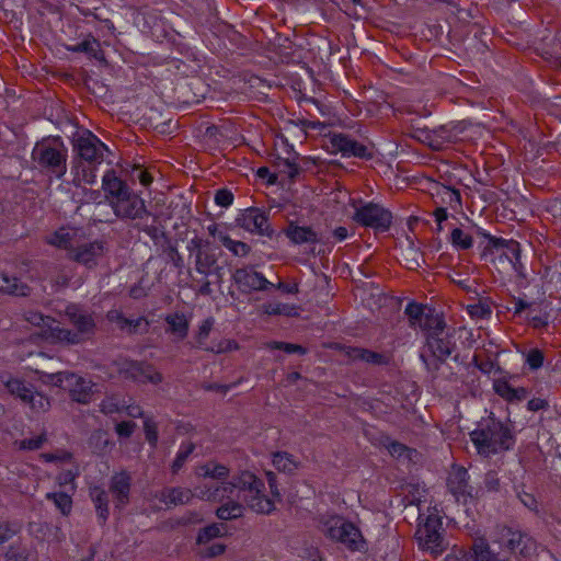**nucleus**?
Returning a JSON list of instances; mask_svg holds the SVG:
<instances>
[{
  "mask_svg": "<svg viewBox=\"0 0 561 561\" xmlns=\"http://www.w3.org/2000/svg\"><path fill=\"white\" fill-rule=\"evenodd\" d=\"M264 483L249 471L241 472L229 482L205 483L196 488L195 495L204 501L224 502L237 496L255 513L270 514L275 510L272 499L263 494Z\"/></svg>",
  "mask_w": 561,
  "mask_h": 561,
  "instance_id": "f257e3e1",
  "label": "nucleus"
},
{
  "mask_svg": "<svg viewBox=\"0 0 561 561\" xmlns=\"http://www.w3.org/2000/svg\"><path fill=\"white\" fill-rule=\"evenodd\" d=\"M72 184L80 187L82 184L93 185L96 182V167L104 161L110 150L89 129H81L73 134L72 139Z\"/></svg>",
  "mask_w": 561,
  "mask_h": 561,
  "instance_id": "f03ea898",
  "label": "nucleus"
},
{
  "mask_svg": "<svg viewBox=\"0 0 561 561\" xmlns=\"http://www.w3.org/2000/svg\"><path fill=\"white\" fill-rule=\"evenodd\" d=\"M425 343L420 358L426 370L436 377L442 364L456 348L455 330L448 328L442 318H432L424 322Z\"/></svg>",
  "mask_w": 561,
  "mask_h": 561,
  "instance_id": "7ed1b4c3",
  "label": "nucleus"
},
{
  "mask_svg": "<svg viewBox=\"0 0 561 561\" xmlns=\"http://www.w3.org/2000/svg\"><path fill=\"white\" fill-rule=\"evenodd\" d=\"M470 438L478 454L484 457L510 450L515 444L511 428L494 417L480 422Z\"/></svg>",
  "mask_w": 561,
  "mask_h": 561,
  "instance_id": "20e7f679",
  "label": "nucleus"
},
{
  "mask_svg": "<svg viewBox=\"0 0 561 561\" xmlns=\"http://www.w3.org/2000/svg\"><path fill=\"white\" fill-rule=\"evenodd\" d=\"M65 317L75 330L50 327V336L57 342L67 345H77L90 340L96 329L94 317L91 312L78 305H68L65 309Z\"/></svg>",
  "mask_w": 561,
  "mask_h": 561,
  "instance_id": "39448f33",
  "label": "nucleus"
},
{
  "mask_svg": "<svg viewBox=\"0 0 561 561\" xmlns=\"http://www.w3.org/2000/svg\"><path fill=\"white\" fill-rule=\"evenodd\" d=\"M32 159L43 173L61 179L67 172L68 149L59 137L43 139L33 148Z\"/></svg>",
  "mask_w": 561,
  "mask_h": 561,
  "instance_id": "423d86ee",
  "label": "nucleus"
},
{
  "mask_svg": "<svg viewBox=\"0 0 561 561\" xmlns=\"http://www.w3.org/2000/svg\"><path fill=\"white\" fill-rule=\"evenodd\" d=\"M323 533L352 551H365L366 541L360 530L340 516H332L323 523Z\"/></svg>",
  "mask_w": 561,
  "mask_h": 561,
  "instance_id": "0eeeda50",
  "label": "nucleus"
},
{
  "mask_svg": "<svg viewBox=\"0 0 561 561\" xmlns=\"http://www.w3.org/2000/svg\"><path fill=\"white\" fill-rule=\"evenodd\" d=\"M415 536L419 546L433 556L442 554L447 549L448 543L442 534V520L436 514L426 516L424 523L419 525Z\"/></svg>",
  "mask_w": 561,
  "mask_h": 561,
  "instance_id": "6e6552de",
  "label": "nucleus"
},
{
  "mask_svg": "<svg viewBox=\"0 0 561 561\" xmlns=\"http://www.w3.org/2000/svg\"><path fill=\"white\" fill-rule=\"evenodd\" d=\"M48 381L59 388L69 391L73 401L87 404L92 399V382L69 371H59L47 375Z\"/></svg>",
  "mask_w": 561,
  "mask_h": 561,
  "instance_id": "1a4fd4ad",
  "label": "nucleus"
},
{
  "mask_svg": "<svg viewBox=\"0 0 561 561\" xmlns=\"http://www.w3.org/2000/svg\"><path fill=\"white\" fill-rule=\"evenodd\" d=\"M187 250L191 256H194L195 270L208 277L216 275L219 279L222 275V267L218 265L216 253L209 248V242L202 238H193L187 243Z\"/></svg>",
  "mask_w": 561,
  "mask_h": 561,
  "instance_id": "9d476101",
  "label": "nucleus"
},
{
  "mask_svg": "<svg viewBox=\"0 0 561 561\" xmlns=\"http://www.w3.org/2000/svg\"><path fill=\"white\" fill-rule=\"evenodd\" d=\"M494 542L500 549L524 558L530 557L537 549L536 541L530 536L510 527H501Z\"/></svg>",
  "mask_w": 561,
  "mask_h": 561,
  "instance_id": "9b49d317",
  "label": "nucleus"
},
{
  "mask_svg": "<svg viewBox=\"0 0 561 561\" xmlns=\"http://www.w3.org/2000/svg\"><path fill=\"white\" fill-rule=\"evenodd\" d=\"M353 219L364 226L373 228L377 231H388L392 224L391 213L379 204L365 203L355 206Z\"/></svg>",
  "mask_w": 561,
  "mask_h": 561,
  "instance_id": "f8f14e48",
  "label": "nucleus"
},
{
  "mask_svg": "<svg viewBox=\"0 0 561 561\" xmlns=\"http://www.w3.org/2000/svg\"><path fill=\"white\" fill-rule=\"evenodd\" d=\"M114 215L122 220L141 219L148 215L145 201L134 191L122 198L110 201Z\"/></svg>",
  "mask_w": 561,
  "mask_h": 561,
  "instance_id": "ddd939ff",
  "label": "nucleus"
},
{
  "mask_svg": "<svg viewBox=\"0 0 561 561\" xmlns=\"http://www.w3.org/2000/svg\"><path fill=\"white\" fill-rule=\"evenodd\" d=\"M236 224L251 233L266 237L273 234V230L268 224V217L260 208L250 207L242 210L236 218Z\"/></svg>",
  "mask_w": 561,
  "mask_h": 561,
  "instance_id": "4468645a",
  "label": "nucleus"
},
{
  "mask_svg": "<svg viewBox=\"0 0 561 561\" xmlns=\"http://www.w3.org/2000/svg\"><path fill=\"white\" fill-rule=\"evenodd\" d=\"M106 252V243L102 240H93L90 242H78L76 249L69 253V259L88 267L93 268L98 265L99 260Z\"/></svg>",
  "mask_w": 561,
  "mask_h": 561,
  "instance_id": "2eb2a0df",
  "label": "nucleus"
},
{
  "mask_svg": "<svg viewBox=\"0 0 561 561\" xmlns=\"http://www.w3.org/2000/svg\"><path fill=\"white\" fill-rule=\"evenodd\" d=\"M119 373L125 378L141 383L150 382L157 385L163 380L162 375L151 365L136 360L123 362L119 366Z\"/></svg>",
  "mask_w": 561,
  "mask_h": 561,
  "instance_id": "dca6fc26",
  "label": "nucleus"
},
{
  "mask_svg": "<svg viewBox=\"0 0 561 561\" xmlns=\"http://www.w3.org/2000/svg\"><path fill=\"white\" fill-rule=\"evenodd\" d=\"M232 278L242 291H266L274 287L273 283L252 267L237 268L232 274Z\"/></svg>",
  "mask_w": 561,
  "mask_h": 561,
  "instance_id": "f3484780",
  "label": "nucleus"
},
{
  "mask_svg": "<svg viewBox=\"0 0 561 561\" xmlns=\"http://www.w3.org/2000/svg\"><path fill=\"white\" fill-rule=\"evenodd\" d=\"M330 145L334 151L343 157L367 159L371 157L368 148L343 133H334L330 136Z\"/></svg>",
  "mask_w": 561,
  "mask_h": 561,
  "instance_id": "a211bd4d",
  "label": "nucleus"
},
{
  "mask_svg": "<svg viewBox=\"0 0 561 561\" xmlns=\"http://www.w3.org/2000/svg\"><path fill=\"white\" fill-rule=\"evenodd\" d=\"M84 237L83 230L76 227H61L46 237V242L53 247L64 249L71 253L78 242Z\"/></svg>",
  "mask_w": 561,
  "mask_h": 561,
  "instance_id": "6ab92c4d",
  "label": "nucleus"
},
{
  "mask_svg": "<svg viewBox=\"0 0 561 561\" xmlns=\"http://www.w3.org/2000/svg\"><path fill=\"white\" fill-rule=\"evenodd\" d=\"M102 188L105 193L107 202L122 198L131 190L125 181L117 176L114 170H107L102 178Z\"/></svg>",
  "mask_w": 561,
  "mask_h": 561,
  "instance_id": "aec40b11",
  "label": "nucleus"
},
{
  "mask_svg": "<svg viewBox=\"0 0 561 561\" xmlns=\"http://www.w3.org/2000/svg\"><path fill=\"white\" fill-rule=\"evenodd\" d=\"M130 481V476L125 471L116 473L112 477L110 491L115 499L116 507H124L128 503Z\"/></svg>",
  "mask_w": 561,
  "mask_h": 561,
  "instance_id": "412c9836",
  "label": "nucleus"
},
{
  "mask_svg": "<svg viewBox=\"0 0 561 561\" xmlns=\"http://www.w3.org/2000/svg\"><path fill=\"white\" fill-rule=\"evenodd\" d=\"M286 237L291 243L299 244H316L320 241L318 233L310 227L298 226L289 222L285 230Z\"/></svg>",
  "mask_w": 561,
  "mask_h": 561,
  "instance_id": "4be33fe9",
  "label": "nucleus"
},
{
  "mask_svg": "<svg viewBox=\"0 0 561 561\" xmlns=\"http://www.w3.org/2000/svg\"><path fill=\"white\" fill-rule=\"evenodd\" d=\"M425 140L435 150L442 149L445 145L451 144L457 138V134L447 125H442L431 130H423Z\"/></svg>",
  "mask_w": 561,
  "mask_h": 561,
  "instance_id": "5701e85b",
  "label": "nucleus"
},
{
  "mask_svg": "<svg viewBox=\"0 0 561 561\" xmlns=\"http://www.w3.org/2000/svg\"><path fill=\"white\" fill-rule=\"evenodd\" d=\"M0 380L10 394L19 398L23 403L27 400L30 393L34 389L33 385L9 374L0 375Z\"/></svg>",
  "mask_w": 561,
  "mask_h": 561,
  "instance_id": "b1692460",
  "label": "nucleus"
},
{
  "mask_svg": "<svg viewBox=\"0 0 561 561\" xmlns=\"http://www.w3.org/2000/svg\"><path fill=\"white\" fill-rule=\"evenodd\" d=\"M0 293L25 297L30 295L31 288L20 278L11 276L7 273H0Z\"/></svg>",
  "mask_w": 561,
  "mask_h": 561,
  "instance_id": "393cba45",
  "label": "nucleus"
},
{
  "mask_svg": "<svg viewBox=\"0 0 561 561\" xmlns=\"http://www.w3.org/2000/svg\"><path fill=\"white\" fill-rule=\"evenodd\" d=\"M346 355L353 360H362L376 366L388 365L389 363L387 355L360 347H348Z\"/></svg>",
  "mask_w": 561,
  "mask_h": 561,
  "instance_id": "a878e982",
  "label": "nucleus"
},
{
  "mask_svg": "<svg viewBox=\"0 0 561 561\" xmlns=\"http://www.w3.org/2000/svg\"><path fill=\"white\" fill-rule=\"evenodd\" d=\"M192 496V491L183 488H165L157 494L159 501L167 506L185 504Z\"/></svg>",
  "mask_w": 561,
  "mask_h": 561,
  "instance_id": "bb28decb",
  "label": "nucleus"
},
{
  "mask_svg": "<svg viewBox=\"0 0 561 561\" xmlns=\"http://www.w3.org/2000/svg\"><path fill=\"white\" fill-rule=\"evenodd\" d=\"M168 324L167 331L174 335L175 340L181 341L188 333V321L183 313H172L165 317Z\"/></svg>",
  "mask_w": 561,
  "mask_h": 561,
  "instance_id": "cd10ccee",
  "label": "nucleus"
},
{
  "mask_svg": "<svg viewBox=\"0 0 561 561\" xmlns=\"http://www.w3.org/2000/svg\"><path fill=\"white\" fill-rule=\"evenodd\" d=\"M90 497L95 506L99 520L104 524L108 517V496L101 486L90 489Z\"/></svg>",
  "mask_w": 561,
  "mask_h": 561,
  "instance_id": "c85d7f7f",
  "label": "nucleus"
},
{
  "mask_svg": "<svg viewBox=\"0 0 561 561\" xmlns=\"http://www.w3.org/2000/svg\"><path fill=\"white\" fill-rule=\"evenodd\" d=\"M491 240L493 241L494 247L503 248L502 255H504L508 260V262L512 264V266H513V268L515 271H518L519 266H520V262H519V259H520L519 243L514 241V240H502V239L495 240L493 238H491Z\"/></svg>",
  "mask_w": 561,
  "mask_h": 561,
  "instance_id": "c756f323",
  "label": "nucleus"
},
{
  "mask_svg": "<svg viewBox=\"0 0 561 561\" xmlns=\"http://www.w3.org/2000/svg\"><path fill=\"white\" fill-rule=\"evenodd\" d=\"M404 312L409 316L413 325H419L424 331V322L432 318H440L438 314H434L431 310H425L422 305L410 302L405 307Z\"/></svg>",
  "mask_w": 561,
  "mask_h": 561,
  "instance_id": "7c9ffc66",
  "label": "nucleus"
},
{
  "mask_svg": "<svg viewBox=\"0 0 561 561\" xmlns=\"http://www.w3.org/2000/svg\"><path fill=\"white\" fill-rule=\"evenodd\" d=\"M402 259L409 270H417L424 263L420 248L411 239H408V245L402 251Z\"/></svg>",
  "mask_w": 561,
  "mask_h": 561,
  "instance_id": "2f4dec72",
  "label": "nucleus"
},
{
  "mask_svg": "<svg viewBox=\"0 0 561 561\" xmlns=\"http://www.w3.org/2000/svg\"><path fill=\"white\" fill-rule=\"evenodd\" d=\"M73 53H85L98 60L103 59V53L99 41L92 36L87 37L81 43H78L68 48Z\"/></svg>",
  "mask_w": 561,
  "mask_h": 561,
  "instance_id": "473e14b6",
  "label": "nucleus"
},
{
  "mask_svg": "<svg viewBox=\"0 0 561 561\" xmlns=\"http://www.w3.org/2000/svg\"><path fill=\"white\" fill-rule=\"evenodd\" d=\"M243 511L244 507L239 502L230 499L217 508L216 515L219 519L230 520L241 517Z\"/></svg>",
  "mask_w": 561,
  "mask_h": 561,
  "instance_id": "72a5a7b5",
  "label": "nucleus"
},
{
  "mask_svg": "<svg viewBox=\"0 0 561 561\" xmlns=\"http://www.w3.org/2000/svg\"><path fill=\"white\" fill-rule=\"evenodd\" d=\"M390 455L403 462H415L417 458V451L415 449L409 448L405 445L391 442L387 446Z\"/></svg>",
  "mask_w": 561,
  "mask_h": 561,
  "instance_id": "f704fd0d",
  "label": "nucleus"
},
{
  "mask_svg": "<svg viewBox=\"0 0 561 561\" xmlns=\"http://www.w3.org/2000/svg\"><path fill=\"white\" fill-rule=\"evenodd\" d=\"M474 556L477 561H513L511 558L495 552L489 545L480 542L474 545Z\"/></svg>",
  "mask_w": 561,
  "mask_h": 561,
  "instance_id": "c9c22d12",
  "label": "nucleus"
},
{
  "mask_svg": "<svg viewBox=\"0 0 561 561\" xmlns=\"http://www.w3.org/2000/svg\"><path fill=\"white\" fill-rule=\"evenodd\" d=\"M46 500L51 501L56 508L64 515L70 514L72 508V499L65 492H48L45 495Z\"/></svg>",
  "mask_w": 561,
  "mask_h": 561,
  "instance_id": "e433bc0d",
  "label": "nucleus"
},
{
  "mask_svg": "<svg viewBox=\"0 0 561 561\" xmlns=\"http://www.w3.org/2000/svg\"><path fill=\"white\" fill-rule=\"evenodd\" d=\"M274 467L283 472L293 473L298 465L296 460L286 451H278L273 455Z\"/></svg>",
  "mask_w": 561,
  "mask_h": 561,
  "instance_id": "4c0bfd02",
  "label": "nucleus"
},
{
  "mask_svg": "<svg viewBox=\"0 0 561 561\" xmlns=\"http://www.w3.org/2000/svg\"><path fill=\"white\" fill-rule=\"evenodd\" d=\"M264 313L268 316H286L295 317L298 314L297 308L294 305L282 302H267L262 306Z\"/></svg>",
  "mask_w": 561,
  "mask_h": 561,
  "instance_id": "58836bf2",
  "label": "nucleus"
},
{
  "mask_svg": "<svg viewBox=\"0 0 561 561\" xmlns=\"http://www.w3.org/2000/svg\"><path fill=\"white\" fill-rule=\"evenodd\" d=\"M218 238L222 245L236 256L244 257L250 253L251 248L242 241L232 240L229 236L224 233H219Z\"/></svg>",
  "mask_w": 561,
  "mask_h": 561,
  "instance_id": "ea45409f",
  "label": "nucleus"
},
{
  "mask_svg": "<svg viewBox=\"0 0 561 561\" xmlns=\"http://www.w3.org/2000/svg\"><path fill=\"white\" fill-rule=\"evenodd\" d=\"M198 474L205 478L221 480L228 477L229 469L224 465L208 462L199 467Z\"/></svg>",
  "mask_w": 561,
  "mask_h": 561,
  "instance_id": "a19ab883",
  "label": "nucleus"
},
{
  "mask_svg": "<svg viewBox=\"0 0 561 561\" xmlns=\"http://www.w3.org/2000/svg\"><path fill=\"white\" fill-rule=\"evenodd\" d=\"M24 404H27L35 413H42L49 410L50 400L33 389Z\"/></svg>",
  "mask_w": 561,
  "mask_h": 561,
  "instance_id": "79ce46f5",
  "label": "nucleus"
},
{
  "mask_svg": "<svg viewBox=\"0 0 561 561\" xmlns=\"http://www.w3.org/2000/svg\"><path fill=\"white\" fill-rule=\"evenodd\" d=\"M195 445L191 442L182 443L179 451L176 453L175 459L171 466L172 472L178 473L184 466L191 454L194 451Z\"/></svg>",
  "mask_w": 561,
  "mask_h": 561,
  "instance_id": "37998d69",
  "label": "nucleus"
},
{
  "mask_svg": "<svg viewBox=\"0 0 561 561\" xmlns=\"http://www.w3.org/2000/svg\"><path fill=\"white\" fill-rule=\"evenodd\" d=\"M46 442L47 435L45 433H42L32 438L16 440L14 445L19 450H38L44 446Z\"/></svg>",
  "mask_w": 561,
  "mask_h": 561,
  "instance_id": "c03bdc74",
  "label": "nucleus"
},
{
  "mask_svg": "<svg viewBox=\"0 0 561 561\" xmlns=\"http://www.w3.org/2000/svg\"><path fill=\"white\" fill-rule=\"evenodd\" d=\"M453 245L459 250L470 249L473 244V239L470 234L466 233L460 228H455L450 234Z\"/></svg>",
  "mask_w": 561,
  "mask_h": 561,
  "instance_id": "a18cd8bd",
  "label": "nucleus"
},
{
  "mask_svg": "<svg viewBox=\"0 0 561 561\" xmlns=\"http://www.w3.org/2000/svg\"><path fill=\"white\" fill-rule=\"evenodd\" d=\"M213 325H214V319L213 318H207L205 319L199 328H198V331H197V334H196V346L198 348H203L206 351V348H208L206 346V340L208 339L209 336V333L213 329Z\"/></svg>",
  "mask_w": 561,
  "mask_h": 561,
  "instance_id": "49530a36",
  "label": "nucleus"
},
{
  "mask_svg": "<svg viewBox=\"0 0 561 561\" xmlns=\"http://www.w3.org/2000/svg\"><path fill=\"white\" fill-rule=\"evenodd\" d=\"M276 168L279 174L287 176L290 180H294L299 173V167L297 163L289 159H278Z\"/></svg>",
  "mask_w": 561,
  "mask_h": 561,
  "instance_id": "de8ad7c7",
  "label": "nucleus"
},
{
  "mask_svg": "<svg viewBox=\"0 0 561 561\" xmlns=\"http://www.w3.org/2000/svg\"><path fill=\"white\" fill-rule=\"evenodd\" d=\"M124 408V404L121 402L118 397L110 396L102 400L100 404L101 412L104 414H113L116 412H121Z\"/></svg>",
  "mask_w": 561,
  "mask_h": 561,
  "instance_id": "09e8293b",
  "label": "nucleus"
},
{
  "mask_svg": "<svg viewBox=\"0 0 561 561\" xmlns=\"http://www.w3.org/2000/svg\"><path fill=\"white\" fill-rule=\"evenodd\" d=\"M493 389L496 394H499L503 399L512 402V398L515 394L514 388L506 380H503V379L494 380Z\"/></svg>",
  "mask_w": 561,
  "mask_h": 561,
  "instance_id": "8fccbe9b",
  "label": "nucleus"
},
{
  "mask_svg": "<svg viewBox=\"0 0 561 561\" xmlns=\"http://www.w3.org/2000/svg\"><path fill=\"white\" fill-rule=\"evenodd\" d=\"M148 328L149 322L145 318L139 317L137 319H128L127 327H125L124 332L128 334L142 333L147 332Z\"/></svg>",
  "mask_w": 561,
  "mask_h": 561,
  "instance_id": "3c124183",
  "label": "nucleus"
},
{
  "mask_svg": "<svg viewBox=\"0 0 561 561\" xmlns=\"http://www.w3.org/2000/svg\"><path fill=\"white\" fill-rule=\"evenodd\" d=\"M267 347L272 350H283L284 352L291 354V353H298V354H306V348L298 344H291V343H285V342H277L273 341L267 343Z\"/></svg>",
  "mask_w": 561,
  "mask_h": 561,
  "instance_id": "603ef678",
  "label": "nucleus"
},
{
  "mask_svg": "<svg viewBox=\"0 0 561 561\" xmlns=\"http://www.w3.org/2000/svg\"><path fill=\"white\" fill-rule=\"evenodd\" d=\"M221 527L218 524H213L209 526L204 527L199 530L197 541L199 543L207 542L213 538H216L220 535Z\"/></svg>",
  "mask_w": 561,
  "mask_h": 561,
  "instance_id": "864d4df0",
  "label": "nucleus"
},
{
  "mask_svg": "<svg viewBox=\"0 0 561 561\" xmlns=\"http://www.w3.org/2000/svg\"><path fill=\"white\" fill-rule=\"evenodd\" d=\"M440 194L443 195V199L447 202L451 207L461 205V197L459 191L454 190L449 186H443Z\"/></svg>",
  "mask_w": 561,
  "mask_h": 561,
  "instance_id": "5fc2aeb1",
  "label": "nucleus"
},
{
  "mask_svg": "<svg viewBox=\"0 0 561 561\" xmlns=\"http://www.w3.org/2000/svg\"><path fill=\"white\" fill-rule=\"evenodd\" d=\"M526 363L534 370L540 368L542 366V364H543V354H542V352L537 350V348L530 350L527 353Z\"/></svg>",
  "mask_w": 561,
  "mask_h": 561,
  "instance_id": "6e6d98bb",
  "label": "nucleus"
},
{
  "mask_svg": "<svg viewBox=\"0 0 561 561\" xmlns=\"http://www.w3.org/2000/svg\"><path fill=\"white\" fill-rule=\"evenodd\" d=\"M467 478H468V472L466 469H459L455 473V479H457L458 483H459V485L457 486V489L455 491L459 492L461 494L467 493V494L471 495L472 488L468 485Z\"/></svg>",
  "mask_w": 561,
  "mask_h": 561,
  "instance_id": "4d7b16f0",
  "label": "nucleus"
},
{
  "mask_svg": "<svg viewBox=\"0 0 561 561\" xmlns=\"http://www.w3.org/2000/svg\"><path fill=\"white\" fill-rule=\"evenodd\" d=\"M468 311L471 317L479 319L486 318L492 312L490 306L482 302L470 305Z\"/></svg>",
  "mask_w": 561,
  "mask_h": 561,
  "instance_id": "13d9d810",
  "label": "nucleus"
},
{
  "mask_svg": "<svg viewBox=\"0 0 561 561\" xmlns=\"http://www.w3.org/2000/svg\"><path fill=\"white\" fill-rule=\"evenodd\" d=\"M106 318L110 322L115 323L117 328L122 331H124L125 327H127V320L122 311L117 309H112L106 313Z\"/></svg>",
  "mask_w": 561,
  "mask_h": 561,
  "instance_id": "bf43d9fd",
  "label": "nucleus"
},
{
  "mask_svg": "<svg viewBox=\"0 0 561 561\" xmlns=\"http://www.w3.org/2000/svg\"><path fill=\"white\" fill-rule=\"evenodd\" d=\"M24 318L27 322H30L33 325L39 327V325H48L49 328L51 325L48 324V321H50L49 318L44 317L41 312L30 310L25 312Z\"/></svg>",
  "mask_w": 561,
  "mask_h": 561,
  "instance_id": "052dcab7",
  "label": "nucleus"
},
{
  "mask_svg": "<svg viewBox=\"0 0 561 561\" xmlns=\"http://www.w3.org/2000/svg\"><path fill=\"white\" fill-rule=\"evenodd\" d=\"M233 202V194L226 188L218 190L215 194V203L221 207H229Z\"/></svg>",
  "mask_w": 561,
  "mask_h": 561,
  "instance_id": "680f3d73",
  "label": "nucleus"
},
{
  "mask_svg": "<svg viewBox=\"0 0 561 561\" xmlns=\"http://www.w3.org/2000/svg\"><path fill=\"white\" fill-rule=\"evenodd\" d=\"M483 483H484V488L488 491H492V492L497 491L500 488V479L497 477V472L494 470L488 471L484 476Z\"/></svg>",
  "mask_w": 561,
  "mask_h": 561,
  "instance_id": "e2e57ef3",
  "label": "nucleus"
},
{
  "mask_svg": "<svg viewBox=\"0 0 561 561\" xmlns=\"http://www.w3.org/2000/svg\"><path fill=\"white\" fill-rule=\"evenodd\" d=\"M237 348H238L237 343H234L233 341H230V340H226V341H221L216 346L206 348V351L220 354V353H225V352L237 350Z\"/></svg>",
  "mask_w": 561,
  "mask_h": 561,
  "instance_id": "0e129e2a",
  "label": "nucleus"
},
{
  "mask_svg": "<svg viewBox=\"0 0 561 561\" xmlns=\"http://www.w3.org/2000/svg\"><path fill=\"white\" fill-rule=\"evenodd\" d=\"M145 433H146V438L149 442V444L151 446H156V444L158 442V433H157L156 426L153 424H151L149 421L145 422Z\"/></svg>",
  "mask_w": 561,
  "mask_h": 561,
  "instance_id": "69168bd1",
  "label": "nucleus"
},
{
  "mask_svg": "<svg viewBox=\"0 0 561 561\" xmlns=\"http://www.w3.org/2000/svg\"><path fill=\"white\" fill-rule=\"evenodd\" d=\"M135 428V423L133 422H121L116 424V433L119 436L129 437Z\"/></svg>",
  "mask_w": 561,
  "mask_h": 561,
  "instance_id": "338daca9",
  "label": "nucleus"
},
{
  "mask_svg": "<svg viewBox=\"0 0 561 561\" xmlns=\"http://www.w3.org/2000/svg\"><path fill=\"white\" fill-rule=\"evenodd\" d=\"M518 499L530 511L537 510V500L535 499V496L533 494L522 492V493H518Z\"/></svg>",
  "mask_w": 561,
  "mask_h": 561,
  "instance_id": "774afa93",
  "label": "nucleus"
}]
</instances>
